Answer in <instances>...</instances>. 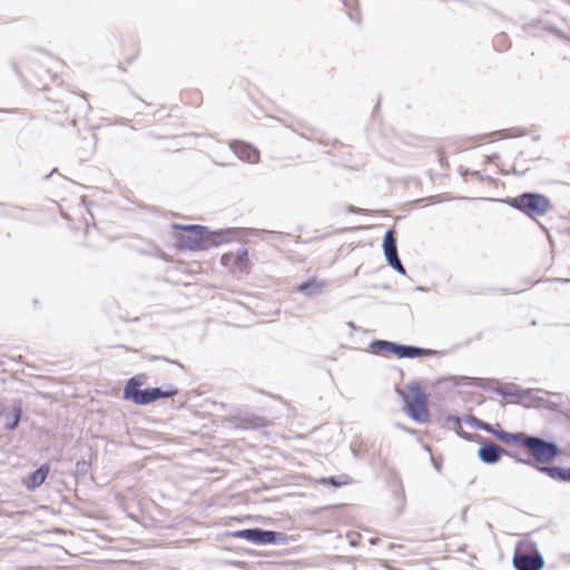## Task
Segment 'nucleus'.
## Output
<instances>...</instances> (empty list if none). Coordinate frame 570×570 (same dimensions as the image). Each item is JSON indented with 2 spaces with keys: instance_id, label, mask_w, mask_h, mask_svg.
Instances as JSON below:
<instances>
[{
  "instance_id": "nucleus-1",
  "label": "nucleus",
  "mask_w": 570,
  "mask_h": 570,
  "mask_svg": "<svg viewBox=\"0 0 570 570\" xmlns=\"http://www.w3.org/2000/svg\"><path fill=\"white\" fill-rule=\"evenodd\" d=\"M478 428L492 433L507 445L524 449L539 466L548 465L559 454V449L554 443L547 442L540 438L530 436L524 433H509L503 430H495L485 422H479Z\"/></svg>"
},
{
  "instance_id": "nucleus-2",
  "label": "nucleus",
  "mask_w": 570,
  "mask_h": 570,
  "mask_svg": "<svg viewBox=\"0 0 570 570\" xmlns=\"http://www.w3.org/2000/svg\"><path fill=\"white\" fill-rule=\"evenodd\" d=\"M173 229L176 246L181 250H208L227 242L222 232H212L202 225L174 224Z\"/></svg>"
},
{
  "instance_id": "nucleus-3",
  "label": "nucleus",
  "mask_w": 570,
  "mask_h": 570,
  "mask_svg": "<svg viewBox=\"0 0 570 570\" xmlns=\"http://www.w3.org/2000/svg\"><path fill=\"white\" fill-rule=\"evenodd\" d=\"M146 382L147 376L145 374H138L131 377L124 389V397L131 400L136 404L144 405L155 402L158 399L175 396L178 393V390L173 385H169L166 390L158 387L140 390L139 387Z\"/></svg>"
},
{
  "instance_id": "nucleus-4",
  "label": "nucleus",
  "mask_w": 570,
  "mask_h": 570,
  "mask_svg": "<svg viewBox=\"0 0 570 570\" xmlns=\"http://www.w3.org/2000/svg\"><path fill=\"white\" fill-rule=\"evenodd\" d=\"M509 204L531 218L543 216L552 209L550 199L538 193H524L512 198Z\"/></svg>"
},
{
  "instance_id": "nucleus-5",
  "label": "nucleus",
  "mask_w": 570,
  "mask_h": 570,
  "mask_svg": "<svg viewBox=\"0 0 570 570\" xmlns=\"http://www.w3.org/2000/svg\"><path fill=\"white\" fill-rule=\"evenodd\" d=\"M220 264L230 274L237 277L250 274L253 268L249 252L245 247L224 253L220 257Z\"/></svg>"
},
{
  "instance_id": "nucleus-6",
  "label": "nucleus",
  "mask_w": 570,
  "mask_h": 570,
  "mask_svg": "<svg viewBox=\"0 0 570 570\" xmlns=\"http://www.w3.org/2000/svg\"><path fill=\"white\" fill-rule=\"evenodd\" d=\"M406 412L416 422L424 423L430 417L428 397L420 386H411L405 397Z\"/></svg>"
},
{
  "instance_id": "nucleus-7",
  "label": "nucleus",
  "mask_w": 570,
  "mask_h": 570,
  "mask_svg": "<svg viewBox=\"0 0 570 570\" xmlns=\"http://www.w3.org/2000/svg\"><path fill=\"white\" fill-rule=\"evenodd\" d=\"M512 563L517 570H541L544 566L543 558L538 552L530 554L520 548L515 550Z\"/></svg>"
},
{
  "instance_id": "nucleus-8",
  "label": "nucleus",
  "mask_w": 570,
  "mask_h": 570,
  "mask_svg": "<svg viewBox=\"0 0 570 570\" xmlns=\"http://www.w3.org/2000/svg\"><path fill=\"white\" fill-rule=\"evenodd\" d=\"M383 249L389 265L397 272L405 274V269L397 256L396 240L393 229H390L385 233L383 238Z\"/></svg>"
},
{
  "instance_id": "nucleus-9",
  "label": "nucleus",
  "mask_w": 570,
  "mask_h": 570,
  "mask_svg": "<svg viewBox=\"0 0 570 570\" xmlns=\"http://www.w3.org/2000/svg\"><path fill=\"white\" fill-rule=\"evenodd\" d=\"M383 351L387 353H393L399 357H420L424 355H430L433 352L430 350H423L419 347L413 346H404V345H396L393 343L384 342L383 343Z\"/></svg>"
},
{
  "instance_id": "nucleus-10",
  "label": "nucleus",
  "mask_w": 570,
  "mask_h": 570,
  "mask_svg": "<svg viewBox=\"0 0 570 570\" xmlns=\"http://www.w3.org/2000/svg\"><path fill=\"white\" fill-rule=\"evenodd\" d=\"M230 146L233 151L239 159L246 160L250 164L258 163L259 153L252 145L246 144L244 141H234Z\"/></svg>"
},
{
  "instance_id": "nucleus-11",
  "label": "nucleus",
  "mask_w": 570,
  "mask_h": 570,
  "mask_svg": "<svg viewBox=\"0 0 570 570\" xmlns=\"http://www.w3.org/2000/svg\"><path fill=\"white\" fill-rule=\"evenodd\" d=\"M50 468L48 464H42L38 470L29 474L23 483L29 490H35L40 487L47 479Z\"/></svg>"
},
{
  "instance_id": "nucleus-12",
  "label": "nucleus",
  "mask_w": 570,
  "mask_h": 570,
  "mask_svg": "<svg viewBox=\"0 0 570 570\" xmlns=\"http://www.w3.org/2000/svg\"><path fill=\"white\" fill-rule=\"evenodd\" d=\"M503 452V450L495 445V444H484L483 446H481L479 449V458L484 462V463H495L500 460V456H501V453Z\"/></svg>"
},
{
  "instance_id": "nucleus-13",
  "label": "nucleus",
  "mask_w": 570,
  "mask_h": 570,
  "mask_svg": "<svg viewBox=\"0 0 570 570\" xmlns=\"http://www.w3.org/2000/svg\"><path fill=\"white\" fill-rule=\"evenodd\" d=\"M539 470L556 481L570 482V469L544 465Z\"/></svg>"
},
{
  "instance_id": "nucleus-14",
  "label": "nucleus",
  "mask_w": 570,
  "mask_h": 570,
  "mask_svg": "<svg viewBox=\"0 0 570 570\" xmlns=\"http://www.w3.org/2000/svg\"><path fill=\"white\" fill-rule=\"evenodd\" d=\"M326 283L324 281H318L316 278H311L307 282L301 284L297 287V291L307 295V296H314L320 294L323 288L325 287Z\"/></svg>"
},
{
  "instance_id": "nucleus-15",
  "label": "nucleus",
  "mask_w": 570,
  "mask_h": 570,
  "mask_svg": "<svg viewBox=\"0 0 570 570\" xmlns=\"http://www.w3.org/2000/svg\"><path fill=\"white\" fill-rule=\"evenodd\" d=\"M181 100L186 106L198 108L203 104V94L195 88L186 89L181 92Z\"/></svg>"
},
{
  "instance_id": "nucleus-16",
  "label": "nucleus",
  "mask_w": 570,
  "mask_h": 570,
  "mask_svg": "<svg viewBox=\"0 0 570 570\" xmlns=\"http://www.w3.org/2000/svg\"><path fill=\"white\" fill-rule=\"evenodd\" d=\"M318 483L323 485H331L335 488L350 485L353 483V479L348 474H340L338 476L322 478Z\"/></svg>"
},
{
  "instance_id": "nucleus-17",
  "label": "nucleus",
  "mask_w": 570,
  "mask_h": 570,
  "mask_svg": "<svg viewBox=\"0 0 570 570\" xmlns=\"http://www.w3.org/2000/svg\"><path fill=\"white\" fill-rule=\"evenodd\" d=\"M261 529L239 530L233 537L259 543Z\"/></svg>"
},
{
  "instance_id": "nucleus-18",
  "label": "nucleus",
  "mask_w": 570,
  "mask_h": 570,
  "mask_svg": "<svg viewBox=\"0 0 570 570\" xmlns=\"http://www.w3.org/2000/svg\"><path fill=\"white\" fill-rule=\"evenodd\" d=\"M345 14L352 23L356 26L362 23V12L357 6L346 7Z\"/></svg>"
},
{
  "instance_id": "nucleus-19",
  "label": "nucleus",
  "mask_w": 570,
  "mask_h": 570,
  "mask_svg": "<svg viewBox=\"0 0 570 570\" xmlns=\"http://www.w3.org/2000/svg\"><path fill=\"white\" fill-rule=\"evenodd\" d=\"M20 417H21V407L17 406L13 409L12 414H10L7 419V422H6L7 428L9 430L14 429L19 424Z\"/></svg>"
},
{
  "instance_id": "nucleus-20",
  "label": "nucleus",
  "mask_w": 570,
  "mask_h": 570,
  "mask_svg": "<svg viewBox=\"0 0 570 570\" xmlns=\"http://www.w3.org/2000/svg\"><path fill=\"white\" fill-rule=\"evenodd\" d=\"M275 532L261 530L259 543H272L275 541Z\"/></svg>"
},
{
  "instance_id": "nucleus-21",
  "label": "nucleus",
  "mask_w": 570,
  "mask_h": 570,
  "mask_svg": "<svg viewBox=\"0 0 570 570\" xmlns=\"http://www.w3.org/2000/svg\"><path fill=\"white\" fill-rule=\"evenodd\" d=\"M131 51H132V53L127 57V61H130L138 56L139 50L135 45L131 46Z\"/></svg>"
},
{
  "instance_id": "nucleus-22",
  "label": "nucleus",
  "mask_w": 570,
  "mask_h": 570,
  "mask_svg": "<svg viewBox=\"0 0 570 570\" xmlns=\"http://www.w3.org/2000/svg\"><path fill=\"white\" fill-rule=\"evenodd\" d=\"M495 159H499V156H498V155H493V156H488V157H487V160H488V161H493V160H495Z\"/></svg>"
}]
</instances>
